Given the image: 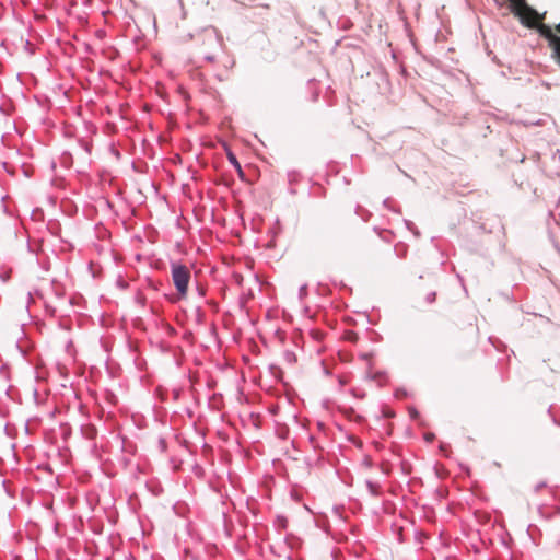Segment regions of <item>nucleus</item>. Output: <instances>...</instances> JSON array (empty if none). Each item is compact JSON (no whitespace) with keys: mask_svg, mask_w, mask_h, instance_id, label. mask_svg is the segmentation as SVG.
<instances>
[{"mask_svg":"<svg viewBox=\"0 0 560 560\" xmlns=\"http://www.w3.org/2000/svg\"><path fill=\"white\" fill-rule=\"evenodd\" d=\"M322 336H323V334H322V332H319V331H314V332H313V337H314V338H316V339H318V340L322 338Z\"/></svg>","mask_w":560,"mask_h":560,"instance_id":"423d86ee","label":"nucleus"},{"mask_svg":"<svg viewBox=\"0 0 560 560\" xmlns=\"http://www.w3.org/2000/svg\"><path fill=\"white\" fill-rule=\"evenodd\" d=\"M350 340L354 341L358 339L357 335L351 332V336L349 337Z\"/></svg>","mask_w":560,"mask_h":560,"instance_id":"0eeeda50","label":"nucleus"},{"mask_svg":"<svg viewBox=\"0 0 560 560\" xmlns=\"http://www.w3.org/2000/svg\"><path fill=\"white\" fill-rule=\"evenodd\" d=\"M172 279L178 294L184 298L187 294L188 283L190 280V271L184 265L172 266Z\"/></svg>","mask_w":560,"mask_h":560,"instance_id":"f257e3e1","label":"nucleus"},{"mask_svg":"<svg viewBox=\"0 0 560 560\" xmlns=\"http://www.w3.org/2000/svg\"><path fill=\"white\" fill-rule=\"evenodd\" d=\"M228 159H229L230 163L236 168L238 175L241 177H243L244 173H243L242 166H241L240 162L237 161L236 156L230 152V153H228Z\"/></svg>","mask_w":560,"mask_h":560,"instance_id":"39448f33","label":"nucleus"},{"mask_svg":"<svg viewBox=\"0 0 560 560\" xmlns=\"http://www.w3.org/2000/svg\"><path fill=\"white\" fill-rule=\"evenodd\" d=\"M535 28L538 30L541 36L549 40L550 46L553 48L557 57L560 60V37L555 35L551 28L548 25L541 23V21L538 22V25Z\"/></svg>","mask_w":560,"mask_h":560,"instance_id":"f03ea898","label":"nucleus"},{"mask_svg":"<svg viewBox=\"0 0 560 560\" xmlns=\"http://www.w3.org/2000/svg\"><path fill=\"white\" fill-rule=\"evenodd\" d=\"M512 12L517 16L528 4L525 0H509Z\"/></svg>","mask_w":560,"mask_h":560,"instance_id":"20e7f679","label":"nucleus"},{"mask_svg":"<svg viewBox=\"0 0 560 560\" xmlns=\"http://www.w3.org/2000/svg\"><path fill=\"white\" fill-rule=\"evenodd\" d=\"M556 31L560 33V23L556 26Z\"/></svg>","mask_w":560,"mask_h":560,"instance_id":"6e6552de","label":"nucleus"},{"mask_svg":"<svg viewBox=\"0 0 560 560\" xmlns=\"http://www.w3.org/2000/svg\"><path fill=\"white\" fill-rule=\"evenodd\" d=\"M521 22L527 27L534 28L541 21L542 16L536 10L527 5L518 15Z\"/></svg>","mask_w":560,"mask_h":560,"instance_id":"7ed1b4c3","label":"nucleus"}]
</instances>
